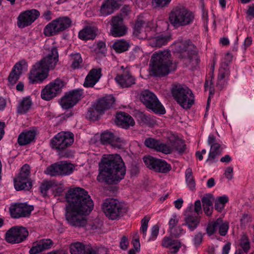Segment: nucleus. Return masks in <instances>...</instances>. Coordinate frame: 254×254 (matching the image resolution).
<instances>
[{"instance_id": "nucleus-40", "label": "nucleus", "mask_w": 254, "mask_h": 254, "mask_svg": "<svg viewBox=\"0 0 254 254\" xmlns=\"http://www.w3.org/2000/svg\"><path fill=\"white\" fill-rule=\"evenodd\" d=\"M129 47V43L123 39L117 41L113 45V48L118 53H122L127 51Z\"/></svg>"}, {"instance_id": "nucleus-3", "label": "nucleus", "mask_w": 254, "mask_h": 254, "mask_svg": "<svg viewBox=\"0 0 254 254\" xmlns=\"http://www.w3.org/2000/svg\"><path fill=\"white\" fill-rule=\"evenodd\" d=\"M58 61L57 48L52 47L43 58L33 65L29 76V82L32 84L42 82L48 77L49 70L56 67Z\"/></svg>"}, {"instance_id": "nucleus-31", "label": "nucleus", "mask_w": 254, "mask_h": 254, "mask_svg": "<svg viewBox=\"0 0 254 254\" xmlns=\"http://www.w3.org/2000/svg\"><path fill=\"white\" fill-rule=\"evenodd\" d=\"M170 37L167 35H159L149 38L148 44L152 47L160 48L166 45L170 40Z\"/></svg>"}, {"instance_id": "nucleus-29", "label": "nucleus", "mask_w": 254, "mask_h": 254, "mask_svg": "<svg viewBox=\"0 0 254 254\" xmlns=\"http://www.w3.org/2000/svg\"><path fill=\"white\" fill-rule=\"evenodd\" d=\"M213 197L209 194H207L201 198L203 210L207 216H211L213 213Z\"/></svg>"}, {"instance_id": "nucleus-37", "label": "nucleus", "mask_w": 254, "mask_h": 254, "mask_svg": "<svg viewBox=\"0 0 254 254\" xmlns=\"http://www.w3.org/2000/svg\"><path fill=\"white\" fill-rule=\"evenodd\" d=\"M60 165V174L61 176H68L71 174L74 169V166L66 161L59 162Z\"/></svg>"}, {"instance_id": "nucleus-47", "label": "nucleus", "mask_w": 254, "mask_h": 254, "mask_svg": "<svg viewBox=\"0 0 254 254\" xmlns=\"http://www.w3.org/2000/svg\"><path fill=\"white\" fill-rule=\"evenodd\" d=\"M102 111L97 110V106L95 105L93 107L90 108L86 114V118L92 120H97L100 115L102 114Z\"/></svg>"}, {"instance_id": "nucleus-52", "label": "nucleus", "mask_w": 254, "mask_h": 254, "mask_svg": "<svg viewBox=\"0 0 254 254\" xmlns=\"http://www.w3.org/2000/svg\"><path fill=\"white\" fill-rule=\"evenodd\" d=\"M115 135L112 132L106 131L101 134V140L104 144H110L114 139Z\"/></svg>"}, {"instance_id": "nucleus-5", "label": "nucleus", "mask_w": 254, "mask_h": 254, "mask_svg": "<svg viewBox=\"0 0 254 254\" xmlns=\"http://www.w3.org/2000/svg\"><path fill=\"white\" fill-rule=\"evenodd\" d=\"M172 64L171 54L168 50L154 53L151 59L150 68L155 75H165L170 71Z\"/></svg>"}, {"instance_id": "nucleus-39", "label": "nucleus", "mask_w": 254, "mask_h": 254, "mask_svg": "<svg viewBox=\"0 0 254 254\" xmlns=\"http://www.w3.org/2000/svg\"><path fill=\"white\" fill-rule=\"evenodd\" d=\"M221 153L220 149V144L218 143L210 146V150L209 153V155L207 159V161H214L215 158L220 155Z\"/></svg>"}, {"instance_id": "nucleus-46", "label": "nucleus", "mask_w": 254, "mask_h": 254, "mask_svg": "<svg viewBox=\"0 0 254 254\" xmlns=\"http://www.w3.org/2000/svg\"><path fill=\"white\" fill-rule=\"evenodd\" d=\"M171 142H172V141L168 143H164L160 141L156 151L166 154L171 153L173 151V147Z\"/></svg>"}, {"instance_id": "nucleus-12", "label": "nucleus", "mask_w": 254, "mask_h": 254, "mask_svg": "<svg viewBox=\"0 0 254 254\" xmlns=\"http://www.w3.org/2000/svg\"><path fill=\"white\" fill-rule=\"evenodd\" d=\"M140 100L147 108L151 109L154 112L161 114L165 113V108L153 93L148 90L142 91Z\"/></svg>"}, {"instance_id": "nucleus-43", "label": "nucleus", "mask_w": 254, "mask_h": 254, "mask_svg": "<svg viewBox=\"0 0 254 254\" xmlns=\"http://www.w3.org/2000/svg\"><path fill=\"white\" fill-rule=\"evenodd\" d=\"M151 23L143 20H137L134 25V30L137 33H140L143 31H148L150 29Z\"/></svg>"}, {"instance_id": "nucleus-57", "label": "nucleus", "mask_w": 254, "mask_h": 254, "mask_svg": "<svg viewBox=\"0 0 254 254\" xmlns=\"http://www.w3.org/2000/svg\"><path fill=\"white\" fill-rule=\"evenodd\" d=\"M95 50L97 53L105 56L106 51L105 43L102 41L98 42Z\"/></svg>"}, {"instance_id": "nucleus-51", "label": "nucleus", "mask_w": 254, "mask_h": 254, "mask_svg": "<svg viewBox=\"0 0 254 254\" xmlns=\"http://www.w3.org/2000/svg\"><path fill=\"white\" fill-rule=\"evenodd\" d=\"M102 225L103 224L101 221L95 220L89 224L88 229L92 231L93 232L99 233L101 231Z\"/></svg>"}, {"instance_id": "nucleus-23", "label": "nucleus", "mask_w": 254, "mask_h": 254, "mask_svg": "<svg viewBox=\"0 0 254 254\" xmlns=\"http://www.w3.org/2000/svg\"><path fill=\"white\" fill-rule=\"evenodd\" d=\"M115 80L122 88H129L135 84V77L128 69H125L123 73L118 74Z\"/></svg>"}, {"instance_id": "nucleus-14", "label": "nucleus", "mask_w": 254, "mask_h": 254, "mask_svg": "<svg viewBox=\"0 0 254 254\" xmlns=\"http://www.w3.org/2000/svg\"><path fill=\"white\" fill-rule=\"evenodd\" d=\"M30 166L25 164L21 169L18 176L14 179V188L17 190H28L32 187V183L29 178Z\"/></svg>"}, {"instance_id": "nucleus-17", "label": "nucleus", "mask_w": 254, "mask_h": 254, "mask_svg": "<svg viewBox=\"0 0 254 254\" xmlns=\"http://www.w3.org/2000/svg\"><path fill=\"white\" fill-rule=\"evenodd\" d=\"M40 15V12L36 9L26 10L18 16L17 25L21 28L28 26L33 23Z\"/></svg>"}, {"instance_id": "nucleus-56", "label": "nucleus", "mask_w": 254, "mask_h": 254, "mask_svg": "<svg viewBox=\"0 0 254 254\" xmlns=\"http://www.w3.org/2000/svg\"><path fill=\"white\" fill-rule=\"evenodd\" d=\"M53 183L52 182H45L40 187L41 192L44 196L47 195L48 190L52 187Z\"/></svg>"}, {"instance_id": "nucleus-22", "label": "nucleus", "mask_w": 254, "mask_h": 254, "mask_svg": "<svg viewBox=\"0 0 254 254\" xmlns=\"http://www.w3.org/2000/svg\"><path fill=\"white\" fill-rule=\"evenodd\" d=\"M120 5V2L117 0H105L100 6L98 15L103 17L110 15L119 9Z\"/></svg>"}, {"instance_id": "nucleus-50", "label": "nucleus", "mask_w": 254, "mask_h": 254, "mask_svg": "<svg viewBox=\"0 0 254 254\" xmlns=\"http://www.w3.org/2000/svg\"><path fill=\"white\" fill-rule=\"evenodd\" d=\"M160 140L151 137H148L144 141V145L150 148L157 150Z\"/></svg>"}, {"instance_id": "nucleus-15", "label": "nucleus", "mask_w": 254, "mask_h": 254, "mask_svg": "<svg viewBox=\"0 0 254 254\" xmlns=\"http://www.w3.org/2000/svg\"><path fill=\"white\" fill-rule=\"evenodd\" d=\"M143 161L148 168L155 172L166 173L171 169V165L162 159L147 156L143 158Z\"/></svg>"}, {"instance_id": "nucleus-30", "label": "nucleus", "mask_w": 254, "mask_h": 254, "mask_svg": "<svg viewBox=\"0 0 254 254\" xmlns=\"http://www.w3.org/2000/svg\"><path fill=\"white\" fill-rule=\"evenodd\" d=\"M162 245L164 247L170 248V252L171 254L177 253L181 247V244L179 241L173 240L169 237H165L163 239Z\"/></svg>"}, {"instance_id": "nucleus-20", "label": "nucleus", "mask_w": 254, "mask_h": 254, "mask_svg": "<svg viewBox=\"0 0 254 254\" xmlns=\"http://www.w3.org/2000/svg\"><path fill=\"white\" fill-rule=\"evenodd\" d=\"M33 209V206L26 203H17L11 206L10 212L11 216L14 218L26 217L30 215Z\"/></svg>"}, {"instance_id": "nucleus-11", "label": "nucleus", "mask_w": 254, "mask_h": 254, "mask_svg": "<svg viewBox=\"0 0 254 254\" xmlns=\"http://www.w3.org/2000/svg\"><path fill=\"white\" fill-rule=\"evenodd\" d=\"M65 82L62 79L57 78L47 85L41 91V98L46 101H49L60 94L65 86Z\"/></svg>"}, {"instance_id": "nucleus-59", "label": "nucleus", "mask_w": 254, "mask_h": 254, "mask_svg": "<svg viewBox=\"0 0 254 254\" xmlns=\"http://www.w3.org/2000/svg\"><path fill=\"white\" fill-rule=\"evenodd\" d=\"M202 239H203V235L201 233L199 232V233H196L194 235V238L193 239V244L196 247L199 246L201 243Z\"/></svg>"}, {"instance_id": "nucleus-19", "label": "nucleus", "mask_w": 254, "mask_h": 254, "mask_svg": "<svg viewBox=\"0 0 254 254\" xmlns=\"http://www.w3.org/2000/svg\"><path fill=\"white\" fill-rule=\"evenodd\" d=\"M111 34L115 37L123 36L127 33V28L123 23V18L121 16L116 15L112 17L111 21Z\"/></svg>"}, {"instance_id": "nucleus-7", "label": "nucleus", "mask_w": 254, "mask_h": 254, "mask_svg": "<svg viewBox=\"0 0 254 254\" xmlns=\"http://www.w3.org/2000/svg\"><path fill=\"white\" fill-rule=\"evenodd\" d=\"M175 101L184 109H190L194 103V97L190 89L181 84H174L171 89Z\"/></svg>"}, {"instance_id": "nucleus-27", "label": "nucleus", "mask_w": 254, "mask_h": 254, "mask_svg": "<svg viewBox=\"0 0 254 254\" xmlns=\"http://www.w3.org/2000/svg\"><path fill=\"white\" fill-rule=\"evenodd\" d=\"M230 75L229 67L228 63L223 62L221 64L217 77V86L221 89L224 86L225 80Z\"/></svg>"}, {"instance_id": "nucleus-2", "label": "nucleus", "mask_w": 254, "mask_h": 254, "mask_svg": "<svg viewBox=\"0 0 254 254\" xmlns=\"http://www.w3.org/2000/svg\"><path fill=\"white\" fill-rule=\"evenodd\" d=\"M126 173V166L120 155H104L99 163L97 180L108 184H116L124 178Z\"/></svg>"}, {"instance_id": "nucleus-4", "label": "nucleus", "mask_w": 254, "mask_h": 254, "mask_svg": "<svg viewBox=\"0 0 254 254\" xmlns=\"http://www.w3.org/2000/svg\"><path fill=\"white\" fill-rule=\"evenodd\" d=\"M175 51L178 53L181 61L186 66L190 68L195 67L199 63L196 48L190 40L176 42L174 45Z\"/></svg>"}, {"instance_id": "nucleus-9", "label": "nucleus", "mask_w": 254, "mask_h": 254, "mask_svg": "<svg viewBox=\"0 0 254 254\" xmlns=\"http://www.w3.org/2000/svg\"><path fill=\"white\" fill-rule=\"evenodd\" d=\"M71 23L72 21L68 17H60L48 23L44 28L43 33L48 37L57 35L70 27Z\"/></svg>"}, {"instance_id": "nucleus-64", "label": "nucleus", "mask_w": 254, "mask_h": 254, "mask_svg": "<svg viewBox=\"0 0 254 254\" xmlns=\"http://www.w3.org/2000/svg\"><path fill=\"white\" fill-rule=\"evenodd\" d=\"M52 12L49 10H47L43 13L42 15V17H43L44 19L46 20L47 21H49L51 20L53 17H52Z\"/></svg>"}, {"instance_id": "nucleus-58", "label": "nucleus", "mask_w": 254, "mask_h": 254, "mask_svg": "<svg viewBox=\"0 0 254 254\" xmlns=\"http://www.w3.org/2000/svg\"><path fill=\"white\" fill-rule=\"evenodd\" d=\"M159 233V227L157 225L153 226L151 228V234L150 237L148 239L149 241H154L157 237Z\"/></svg>"}, {"instance_id": "nucleus-25", "label": "nucleus", "mask_w": 254, "mask_h": 254, "mask_svg": "<svg viewBox=\"0 0 254 254\" xmlns=\"http://www.w3.org/2000/svg\"><path fill=\"white\" fill-rule=\"evenodd\" d=\"M116 124L122 128L127 129L134 125L133 118L127 113L119 112L116 116Z\"/></svg>"}, {"instance_id": "nucleus-48", "label": "nucleus", "mask_w": 254, "mask_h": 254, "mask_svg": "<svg viewBox=\"0 0 254 254\" xmlns=\"http://www.w3.org/2000/svg\"><path fill=\"white\" fill-rule=\"evenodd\" d=\"M173 151L175 150L180 154L183 153L186 149V145L182 140H175L171 142Z\"/></svg>"}, {"instance_id": "nucleus-62", "label": "nucleus", "mask_w": 254, "mask_h": 254, "mask_svg": "<svg viewBox=\"0 0 254 254\" xmlns=\"http://www.w3.org/2000/svg\"><path fill=\"white\" fill-rule=\"evenodd\" d=\"M128 241L127 238L126 236H123L120 242V247L123 250H126L128 245Z\"/></svg>"}, {"instance_id": "nucleus-54", "label": "nucleus", "mask_w": 254, "mask_h": 254, "mask_svg": "<svg viewBox=\"0 0 254 254\" xmlns=\"http://www.w3.org/2000/svg\"><path fill=\"white\" fill-rule=\"evenodd\" d=\"M124 144L125 141L123 139L115 136L110 144L115 148H121Z\"/></svg>"}, {"instance_id": "nucleus-45", "label": "nucleus", "mask_w": 254, "mask_h": 254, "mask_svg": "<svg viewBox=\"0 0 254 254\" xmlns=\"http://www.w3.org/2000/svg\"><path fill=\"white\" fill-rule=\"evenodd\" d=\"M185 175L186 181L188 187L191 190H194L195 188V183L192 176V172L191 168H189L186 170Z\"/></svg>"}, {"instance_id": "nucleus-49", "label": "nucleus", "mask_w": 254, "mask_h": 254, "mask_svg": "<svg viewBox=\"0 0 254 254\" xmlns=\"http://www.w3.org/2000/svg\"><path fill=\"white\" fill-rule=\"evenodd\" d=\"M240 245L244 252L247 253L250 249V243L248 237L243 235L240 240Z\"/></svg>"}, {"instance_id": "nucleus-26", "label": "nucleus", "mask_w": 254, "mask_h": 254, "mask_svg": "<svg viewBox=\"0 0 254 254\" xmlns=\"http://www.w3.org/2000/svg\"><path fill=\"white\" fill-rule=\"evenodd\" d=\"M102 76L101 68H93L86 76L83 85L86 87H92L99 80Z\"/></svg>"}, {"instance_id": "nucleus-34", "label": "nucleus", "mask_w": 254, "mask_h": 254, "mask_svg": "<svg viewBox=\"0 0 254 254\" xmlns=\"http://www.w3.org/2000/svg\"><path fill=\"white\" fill-rule=\"evenodd\" d=\"M32 102L30 97H25L21 100L17 107V112L20 114L26 113L31 108Z\"/></svg>"}, {"instance_id": "nucleus-38", "label": "nucleus", "mask_w": 254, "mask_h": 254, "mask_svg": "<svg viewBox=\"0 0 254 254\" xmlns=\"http://www.w3.org/2000/svg\"><path fill=\"white\" fill-rule=\"evenodd\" d=\"M82 59L81 55L78 53H72L70 55L69 62L71 67L73 69L79 68L81 66Z\"/></svg>"}, {"instance_id": "nucleus-13", "label": "nucleus", "mask_w": 254, "mask_h": 254, "mask_svg": "<svg viewBox=\"0 0 254 254\" xmlns=\"http://www.w3.org/2000/svg\"><path fill=\"white\" fill-rule=\"evenodd\" d=\"M28 234V231L25 227L14 226L6 232L5 240L10 244H18L25 241Z\"/></svg>"}, {"instance_id": "nucleus-55", "label": "nucleus", "mask_w": 254, "mask_h": 254, "mask_svg": "<svg viewBox=\"0 0 254 254\" xmlns=\"http://www.w3.org/2000/svg\"><path fill=\"white\" fill-rule=\"evenodd\" d=\"M190 206L193 207V214L197 216L202 214V206L200 200H197L195 201L194 205H191Z\"/></svg>"}, {"instance_id": "nucleus-24", "label": "nucleus", "mask_w": 254, "mask_h": 254, "mask_svg": "<svg viewBox=\"0 0 254 254\" xmlns=\"http://www.w3.org/2000/svg\"><path fill=\"white\" fill-rule=\"evenodd\" d=\"M53 245V242L51 239H43L35 242L29 250V254H38L50 249Z\"/></svg>"}, {"instance_id": "nucleus-60", "label": "nucleus", "mask_w": 254, "mask_h": 254, "mask_svg": "<svg viewBox=\"0 0 254 254\" xmlns=\"http://www.w3.org/2000/svg\"><path fill=\"white\" fill-rule=\"evenodd\" d=\"M132 244L135 250L138 251L139 250L140 245L137 233H136L133 236Z\"/></svg>"}, {"instance_id": "nucleus-53", "label": "nucleus", "mask_w": 254, "mask_h": 254, "mask_svg": "<svg viewBox=\"0 0 254 254\" xmlns=\"http://www.w3.org/2000/svg\"><path fill=\"white\" fill-rule=\"evenodd\" d=\"M150 220V217L145 216L141 220V226L140 230L143 234V237L145 238L146 236V232L148 228V224Z\"/></svg>"}, {"instance_id": "nucleus-6", "label": "nucleus", "mask_w": 254, "mask_h": 254, "mask_svg": "<svg viewBox=\"0 0 254 254\" xmlns=\"http://www.w3.org/2000/svg\"><path fill=\"white\" fill-rule=\"evenodd\" d=\"M194 19V13L183 5L174 7L169 14L170 23L175 28L191 24Z\"/></svg>"}, {"instance_id": "nucleus-16", "label": "nucleus", "mask_w": 254, "mask_h": 254, "mask_svg": "<svg viewBox=\"0 0 254 254\" xmlns=\"http://www.w3.org/2000/svg\"><path fill=\"white\" fill-rule=\"evenodd\" d=\"M83 95V91L81 89H74L66 93L61 98L60 104L63 108L69 109L76 104Z\"/></svg>"}, {"instance_id": "nucleus-41", "label": "nucleus", "mask_w": 254, "mask_h": 254, "mask_svg": "<svg viewBox=\"0 0 254 254\" xmlns=\"http://www.w3.org/2000/svg\"><path fill=\"white\" fill-rule=\"evenodd\" d=\"M86 245L80 242L73 243L70 246V252L71 254H85Z\"/></svg>"}, {"instance_id": "nucleus-1", "label": "nucleus", "mask_w": 254, "mask_h": 254, "mask_svg": "<svg viewBox=\"0 0 254 254\" xmlns=\"http://www.w3.org/2000/svg\"><path fill=\"white\" fill-rule=\"evenodd\" d=\"M68 204L66 206L65 217L67 223L72 226L83 227L86 226L85 215L93 209L94 203L88 192L76 188L69 190L66 194Z\"/></svg>"}, {"instance_id": "nucleus-10", "label": "nucleus", "mask_w": 254, "mask_h": 254, "mask_svg": "<svg viewBox=\"0 0 254 254\" xmlns=\"http://www.w3.org/2000/svg\"><path fill=\"white\" fill-rule=\"evenodd\" d=\"M74 141V135L70 132H61L56 134L51 140L52 148L59 153L70 146Z\"/></svg>"}, {"instance_id": "nucleus-61", "label": "nucleus", "mask_w": 254, "mask_h": 254, "mask_svg": "<svg viewBox=\"0 0 254 254\" xmlns=\"http://www.w3.org/2000/svg\"><path fill=\"white\" fill-rule=\"evenodd\" d=\"M171 0H153L156 6L164 7L168 5Z\"/></svg>"}, {"instance_id": "nucleus-32", "label": "nucleus", "mask_w": 254, "mask_h": 254, "mask_svg": "<svg viewBox=\"0 0 254 254\" xmlns=\"http://www.w3.org/2000/svg\"><path fill=\"white\" fill-rule=\"evenodd\" d=\"M36 132L34 130H27L22 132L18 137V143L20 145H25L32 142L35 137Z\"/></svg>"}, {"instance_id": "nucleus-35", "label": "nucleus", "mask_w": 254, "mask_h": 254, "mask_svg": "<svg viewBox=\"0 0 254 254\" xmlns=\"http://www.w3.org/2000/svg\"><path fill=\"white\" fill-rule=\"evenodd\" d=\"M96 35V30L94 27H87L81 30L78 34L79 38L83 40L93 39Z\"/></svg>"}, {"instance_id": "nucleus-36", "label": "nucleus", "mask_w": 254, "mask_h": 254, "mask_svg": "<svg viewBox=\"0 0 254 254\" xmlns=\"http://www.w3.org/2000/svg\"><path fill=\"white\" fill-rule=\"evenodd\" d=\"M178 221L179 219L178 218L177 215L176 214H174L172 216L169 222V226L170 232L172 235H174L175 237H178L179 236H180V235L184 233V230L181 227H177V229H178L180 231V233L175 232V229H174V227L178 224Z\"/></svg>"}, {"instance_id": "nucleus-63", "label": "nucleus", "mask_w": 254, "mask_h": 254, "mask_svg": "<svg viewBox=\"0 0 254 254\" xmlns=\"http://www.w3.org/2000/svg\"><path fill=\"white\" fill-rule=\"evenodd\" d=\"M233 169L231 167H228L226 169L224 175L229 180H231L233 178Z\"/></svg>"}, {"instance_id": "nucleus-44", "label": "nucleus", "mask_w": 254, "mask_h": 254, "mask_svg": "<svg viewBox=\"0 0 254 254\" xmlns=\"http://www.w3.org/2000/svg\"><path fill=\"white\" fill-rule=\"evenodd\" d=\"M85 254H108L107 250L104 247H93L86 245Z\"/></svg>"}, {"instance_id": "nucleus-33", "label": "nucleus", "mask_w": 254, "mask_h": 254, "mask_svg": "<svg viewBox=\"0 0 254 254\" xmlns=\"http://www.w3.org/2000/svg\"><path fill=\"white\" fill-rule=\"evenodd\" d=\"M25 61H21L16 64L13 67V68L8 76V81L12 84H14L19 78L22 69V65H26Z\"/></svg>"}, {"instance_id": "nucleus-21", "label": "nucleus", "mask_w": 254, "mask_h": 254, "mask_svg": "<svg viewBox=\"0 0 254 254\" xmlns=\"http://www.w3.org/2000/svg\"><path fill=\"white\" fill-rule=\"evenodd\" d=\"M184 225L187 227L190 231H193L198 226L200 223V217L193 214V207L190 206L188 207L184 212Z\"/></svg>"}, {"instance_id": "nucleus-28", "label": "nucleus", "mask_w": 254, "mask_h": 254, "mask_svg": "<svg viewBox=\"0 0 254 254\" xmlns=\"http://www.w3.org/2000/svg\"><path fill=\"white\" fill-rule=\"evenodd\" d=\"M115 102V99L112 95H107L99 99L96 105L97 110L102 111L103 113L107 110L110 109Z\"/></svg>"}, {"instance_id": "nucleus-42", "label": "nucleus", "mask_w": 254, "mask_h": 254, "mask_svg": "<svg viewBox=\"0 0 254 254\" xmlns=\"http://www.w3.org/2000/svg\"><path fill=\"white\" fill-rule=\"evenodd\" d=\"M44 173L51 176H61L59 162L52 164L48 167L45 170Z\"/></svg>"}, {"instance_id": "nucleus-8", "label": "nucleus", "mask_w": 254, "mask_h": 254, "mask_svg": "<svg viewBox=\"0 0 254 254\" xmlns=\"http://www.w3.org/2000/svg\"><path fill=\"white\" fill-rule=\"evenodd\" d=\"M102 209L106 216L112 220L118 219L126 211L124 204L113 198L106 199L102 205Z\"/></svg>"}, {"instance_id": "nucleus-18", "label": "nucleus", "mask_w": 254, "mask_h": 254, "mask_svg": "<svg viewBox=\"0 0 254 254\" xmlns=\"http://www.w3.org/2000/svg\"><path fill=\"white\" fill-rule=\"evenodd\" d=\"M229 228V223L224 221L222 218H219L215 221L208 223L206 228V232L208 235H213L218 230L221 236H225L228 232Z\"/></svg>"}]
</instances>
